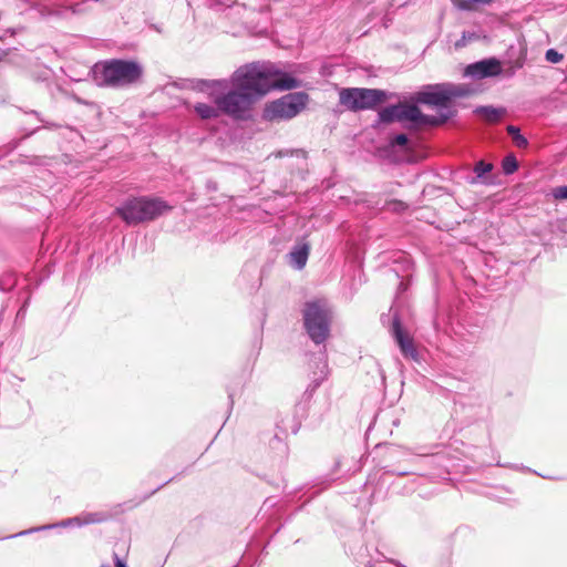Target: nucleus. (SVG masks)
<instances>
[{"label": "nucleus", "instance_id": "obj_1", "mask_svg": "<svg viewBox=\"0 0 567 567\" xmlns=\"http://www.w3.org/2000/svg\"><path fill=\"white\" fill-rule=\"evenodd\" d=\"M231 86L241 89L255 101L270 91H288L302 86V81L269 61L239 66L230 76Z\"/></svg>", "mask_w": 567, "mask_h": 567}, {"label": "nucleus", "instance_id": "obj_2", "mask_svg": "<svg viewBox=\"0 0 567 567\" xmlns=\"http://www.w3.org/2000/svg\"><path fill=\"white\" fill-rule=\"evenodd\" d=\"M195 87L207 92L221 113L235 120H244L255 102L245 91L231 86L230 79L198 80Z\"/></svg>", "mask_w": 567, "mask_h": 567}, {"label": "nucleus", "instance_id": "obj_3", "mask_svg": "<svg viewBox=\"0 0 567 567\" xmlns=\"http://www.w3.org/2000/svg\"><path fill=\"white\" fill-rule=\"evenodd\" d=\"M93 80L102 87H126L143 76V66L133 60L111 59L97 62L92 69Z\"/></svg>", "mask_w": 567, "mask_h": 567}, {"label": "nucleus", "instance_id": "obj_4", "mask_svg": "<svg viewBox=\"0 0 567 567\" xmlns=\"http://www.w3.org/2000/svg\"><path fill=\"white\" fill-rule=\"evenodd\" d=\"M473 90L465 84L440 83L424 86L415 95V101L421 104L433 105L440 110H446L441 113L437 124L444 123L453 116L454 112L450 107L453 99L465 97L472 94Z\"/></svg>", "mask_w": 567, "mask_h": 567}, {"label": "nucleus", "instance_id": "obj_5", "mask_svg": "<svg viewBox=\"0 0 567 567\" xmlns=\"http://www.w3.org/2000/svg\"><path fill=\"white\" fill-rule=\"evenodd\" d=\"M303 327L308 337L322 344L330 336L332 311L326 299L307 301L302 310Z\"/></svg>", "mask_w": 567, "mask_h": 567}, {"label": "nucleus", "instance_id": "obj_6", "mask_svg": "<svg viewBox=\"0 0 567 567\" xmlns=\"http://www.w3.org/2000/svg\"><path fill=\"white\" fill-rule=\"evenodd\" d=\"M168 209L171 207L159 198L134 197L116 207L115 214L127 225H136L155 219Z\"/></svg>", "mask_w": 567, "mask_h": 567}, {"label": "nucleus", "instance_id": "obj_7", "mask_svg": "<svg viewBox=\"0 0 567 567\" xmlns=\"http://www.w3.org/2000/svg\"><path fill=\"white\" fill-rule=\"evenodd\" d=\"M386 93L379 89L347 87L339 91V102L347 110H372L384 102Z\"/></svg>", "mask_w": 567, "mask_h": 567}, {"label": "nucleus", "instance_id": "obj_8", "mask_svg": "<svg viewBox=\"0 0 567 567\" xmlns=\"http://www.w3.org/2000/svg\"><path fill=\"white\" fill-rule=\"evenodd\" d=\"M308 101L309 95L305 92L288 93L267 104L264 117L268 121L291 120L307 106Z\"/></svg>", "mask_w": 567, "mask_h": 567}, {"label": "nucleus", "instance_id": "obj_9", "mask_svg": "<svg viewBox=\"0 0 567 567\" xmlns=\"http://www.w3.org/2000/svg\"><path fill=\"white\" fill-rule=\"evenodd\" d=\"M413 122L417 124H431L436 125L439 121L434 116L425 115L414 104L398 103L383 107L379 112V122L392 123V122Z\"/></svg>", "mask_w": 567, "mask_h": 567}, {"label": "nucleus", "instance_id": "obj_10", "mask_svg": "<svg viewBox=\"0 0 567 567\" xmlns=\"http://www.w3.org/2000/svg\"><path fill=\"white\" fill-rule=\"evenodd\" d=\"M502 73V65L496 58L484 59L468 64L465 69V75L473 79H485L496 76Z\"/></svg>", "mask_w": 567, "mask_h": 567}, {"label": "nucleus", "instance_id": "obj_11", "mask_svg": "<svg viewBox=\"0 0 567 567\" xmlns=\"http://www.w3.org/2000/svg\"><path fill=\"white\" fill-rule=\"evenodd\" d=\"M391 331L402 354L412 360H417L419 353L414 347L413 340L403 330L400 318L398 316L393 317Z\"/></svg>", "mask_w": 567, "mask_h": 567}, {"label": "nucleus", "instance_id": "obj_12", "mask_svg": "<svg viewBox=\"0 0 567 567\" xmlns=\"http://www.w3.org/2000/svg\"><path fill=\"white\" fill-rule=\"evenodd\" d=\"M109 514L105 512L82 513L79 516L68 518L58 524L61 527H82L91 524H99L107 520Z\"/></svg>", "mask_w": 567, "mask_h": 567}, {"label": "nucleus", "instance_id": "obj_13", "mask_svg": "<svg viewBox=\"0 0 567 567\" xmlns=\"http://www.w3.org/2000/svg\"><path fill=\"white\" fill-rule=\"evenodd\" d=\"M310 252V246L308 243H298L288 254L289 264L297 270L305 268Z\"/></svg>", "mask_w": 567, "mask_h": 567}, {"label": "nucleus", "instance_id": "obj_14", "mask_svg": "<svg viewBox=\"0 0 567 567\" xmlns=\"http://www.w3.org/2000/svg\"><path fill=\"white\" fill-rule=\"evenodd\" d=\"M318 371H313L311 375L310 384L306 390V394L309 396L320 386V384L328 378L329 369L328 362L324 354H321L317 364Z\"/></svg>", "mask_w": 567, "mask_h": 567}, {"label": "nucleus", "instance_id": "obj_15", "mask_svg": "<svg viewBox=\"0 0 567 567\" xmlns=\"http://www.w3.org/2000/svg\"><path fill=\"white\" fill-rule=\"evenodd\" d=\"M493 169V164L478 161L473 168L474 176L468 178V183L472 185L475 184H487L488 177L486 176L487 173H491Z\"/></svg>", "mask_w": 567, "mask_h": 567}, {"label": "nucleus", "instance_id": "obj_16", "mask_svg": "<svg viewBox=\"0 0 567 567\" xmlns=\"http://www.w3.org/2000/svg\"><path fill=\"white\" fill-rule=\"evenodd\" d=\"M218 11L229 10L228 16L237 20L235 16H240L244 11H246V7L241 3H238L236 0H216L212 3Z\"/></svg>", "mask_w": 567, "mask_h": 567}, {"label": "nucleus", "instance_id": "obj_17", "mask_svg": "<svg viewBox=\"0 0 567 567\" xmlns=\"http://www.w3.org/2000/svg\"><path fill=\"white\" fill-rule=\"evenodd\" d=\"M194 111L202 120L217 118L221 113V110L215 103H196Z\"/></svg>", "mask_w": 567, "mask_h": 567}, {"label": "nucleus", "instance_id": "obj_18", "mask_svg": "<svg viewBox=\"0 0 567 567\" xmlns=\"http://www.w3.org/2000/svg\"><path fill=\"white\" fill-rule=\"evenodd\" d=\"M477 115L482 116L485 121L495 123L498 122L499 118L505 113L504 109H496L493 106H478L474 111Z\"/></svg>", "mask_w": 567, "mask_h": 567}, {"label": "nucleus", "instance_id": "obj_19", "mask_svg": "<svg viewBox=\"0 0 567 567\" xmlns=\"http://www.w3.org/2000/svg\"><path fill=\"white\" fill-rule=\"evenodd\" d=\"M495 0H453L454 6L462 11H474L477 4H491Z\"/></svg>", "mask_w": 567, "mask_h": 567}, {"label": "nucleus", "instance_id": "obj_20", "mask_svg": "<svg viewBox=\"0 0 567 567\" xmlns=\"http://www.w3.org/2000/svg\"><path fill=\"white\" fill-rule=\"evenodd\" d=\"M507 132L512 136L514 143L517 147H526L528 145V141L525 136L520 134V131L517 126L509 125L507 126Z\"/></svg>", "mask_w": 567, "mask_h": 567}, {"label": "nucleus", "instance_id": "obj_21", "mask_svg": "<svg viewBox=\"0 0 567 567\" xmlns=\"http://www.w3.org/2000/svg\"><path fill=\"white\" fill-rule=\"evenodd\" d=\"M502 168L504 174L511 175L518 168V162L514 155H508L503 159Z\"/></svg>", "mask_w": 567, "mask_h": 567}, {"label": "nucleus", "instance_id": "obj_22", "mask_svg": "<svg viewBox=\"0 0 567 567\" xmlns=\"http://www.w3.org/2000/svg\"><path fill=\"white\" fill-rule=\"evenodd\" d=\"M563 54L556 51L555 49H548L545 53L546 61L550 63H559L563 60Z\"/></svg>", "mask_w": 567, "mask_h": 567}, {"label": "nucleus", "instance_id": "obj_23", "mask_svg": "<svg viewBox=\"0 0 567 567\" xmlns=\"http://www.w3.org/2000/svg\"><path fill=\"white\" fill-rule=\"evenodd\" d=\"M408 136L405 134H398L391 140L392 146H405L408 144Z\"/></svg>", "mask_w": 567, "mask_h": 567}, {"label": "nucleus", "instance_id": "obj_24", "mask_svg": "<svg viewBox=\"0 0 567 567\" xmlns=\"http://www.w3.org/2000/svg\"><path fill=\"white\" fill-rule=\"evenodd\" d=\"M553 194L557 199H567V186L556 187Z\"/></svg>", "mask_w": 567, "mask_h": 567}, {"label": "nucleus", "instance_id": "obj_25", "mask_svg": "<svg viewBox=\"0 0 567 567\" xmlns=\"http://www.w3.org/2000/svg\"><path fill=\"white\" fill-rule=\"evenodd\" d=\"M52 527H53V525H49V526H42V527H39V528H34V529L23 530V532H20L18 534L12 535L11 537L22 536V535L30 534V533H32L34 530L47 529V528H52Z\"/></svg>", "mask_w": 567, "mask_h": 567}, {"label": "nucleus", "instance_id": "obj_26", "mask_svg": "<svg viewBox=\"0 0 567 567\" xmlns=\"http://www.w3.org/2000/svg\"><path fill=\"white\" fill-rule=\"evenodd\" d=\"M114 565L115 567H127L126 563L116 554H113Z\"/></svg>", "mask_w": 567, "mask_h": 567}, {"label": "nucleus", "instance_id": "obj_27", "mask_svg": "<svg viewBox=\"0 0 567 567\" xmlns=\"http://www.w3.org/2000/svg\"><path fill=\"white\" fill-rule=\"evenodd\" d=\"M394 205H395V209H405L406 208V205L402 202H395Z\"/></svg>", "mask_w": 567, "mask_h": 567}, {"label": "nucleus", "instance_id": "obj_28", "mask_svg": "<svg viewBox=\"0 0 567 567\" xmlns=\"http://www.w3.org/2000/svg\"><path fill=\"white\" fill-rule=\"evenodd\" d=\"M40 12H41L42 16H45V14L50 16V14L55 13V11H53V10H48L47 11V8H43Z\"/></svg>", "mask_w": 567, "mask_h": 567}, {"label": "nucleus", "instance_id": "obj_29", "mask_svg": "<svg viewBox=\"0 0 567 567\" xmlns=\"http://www.w3.org/2000/svg\"><path fill=\"white\" fill-rule=\"evenodd\" d=\"M464 43H465V33H463V37H462L461 41L456 42L455 45L456 47H461V45H464Z\"/></svg>", "mask_w": 567, "mask_h": 567}, {"label": "nucleus", "instance_id": "obj_30", "mask_svg": "<svg viewBox=\"0 0 567 567\" xmlns=\"http://www.w3.org/2000/svg\"><path fill=\"white\" fill-rule=\"evenodd\" d=\"M389 563L395 565L396 567H406L405 565L399 563V561H395V560H390Z\"/></svg>", "mask_w": 567, "mask_h": 567}, {"label": "nucleus", "instance_id": "obj_31", "mask_svg": "<svg viewBox=\"0 0 567 567\" xmlns=\"http://www.w3.org/2000/svg\"><path fill=\"white\" fill-rule=\"evenodd\" d=\"M100 567H111L110 564H102Z\"/></svg>", "mask_w": 567, "mask_h": 567}]
</instances>
